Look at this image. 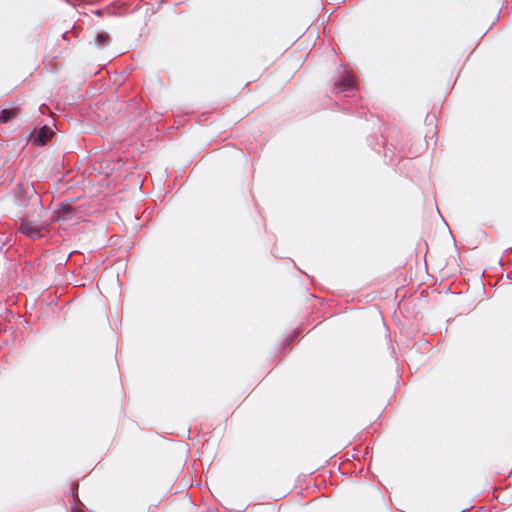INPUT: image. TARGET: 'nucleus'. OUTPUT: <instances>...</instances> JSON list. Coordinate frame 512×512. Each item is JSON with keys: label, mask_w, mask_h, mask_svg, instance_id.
Returning a JSON list of instances; mask_svg holds the SVG:
<instances>
[{"label": "nucleus", "mask_w": 512, "mask_h": 512, "mask_svg": "<svg viewBox=\"0 0 512 512\" xmlns=\"http://www.w3.org/2000/svg\"><path fill=\"white\" fill-rule=\"evenodd\" d=\"M356 88L355 76L351 72H345L335 84V89L338 93L354 91Z\"/></svg>", "instance_id": "f257e3e1"}, {"label": "nucleus", "mask_w": 512, "mask_h": 512, "mask_svg": "<svg viewBox=\"0 0 512 512\" xmlns=\"http://www.w3.org/2000/svg\"><path fill=\"white\" fill-rule=\"evenodd\" d=\"M19 229L21 233L32 239H36L41 236V227L38 224L31 221H23L20 224Z\"/></svg>", "instance_id": "f03ea898"}, {"label": "nucleus", "mask_w": 512, "mask_h": 512, "mask_svg": "<svg viewBox=\"0 0 512 512\" xmlns=\"http://www.w3.org/2000/svg\"><path fill=\"white\" fill-rule=\"evenodd\" d=\"M111 42L110 35L105 31H100L96 34L94 38V44L96 47L102 49L107 47Z\"/></svg>", "instance_id": "7ed1b4c3"}, {"label": "nucleus", "mask_w": 512, "mask_h": 512, "mask_svg": "<svg viewBox=\"0 0 512 512\" xmlns=\"http://www.w3.org/2000/svg\"><path fill=\"white\" fill-rule=\"evenodd\" d=\"M52 135H53L52 129L48 126H43L39 131L36 141L40 145H44L52 137Z\"/></svg>", "instance_id": "20e7f679"}, {"label": "nucleus", "mask_w": 512, "mask_h": 512, "mask_svg": "<svg viewBox=\"0 0 512 512\" xmlns=\"http://www.w3.org/2000/svg\"><path fill=\"white\" fill-rule=\"evenodd\" d=\"M18 114L17 109H3L0 112V123H6Z\"/></svg>", "instance_id": "39448f33"}, {"label": "nucleus", "mask_w": 512, "mask_h": 512, "mask_svg": "<svg viewBox=\"0 0 512 512\" xmlns=\"http://www.w3.org/2000/svg\"><path fill=\"white\" fill-rule=\"evenodd\" d=\"M71 212H72V211H71V208H70L69 206H63V207H61V208H60V211H59V213H61V214H62V216H61V217H62L63 219L68 218V217H69V215L71 214Z\"/></svg>", "instance_id": "423d86ee"}]
</instances>
